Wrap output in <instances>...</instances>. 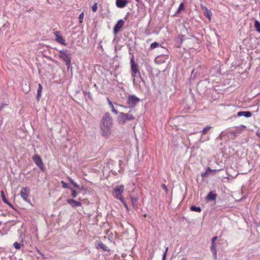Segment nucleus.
<instances>
[{
	"mask_svg": "<svg viewBox=\"0 0 260 260\" xmlns=\"http://www.w3.org/2000/svg\"><path fill=\"white\" fill-rule=\"evenodd\" d=\"M113 123L112 118L109 113H106L103 116L100 123L102 134L108 137L111 134V128Z\"/></svg>",
	"mask_w": 260,
	"mask_h": 260,
	"instance_id": "obj_1",
	"label": "nucleus"
},
{
	"mask_svg": "<svg viewBox=\"0 0 260 260\" xmlns=\"http://www.w3.org/2000/svg\"><path fill=\"white\" fill-rule=\"evenodd\" d=\"M135 109H132L127 113H120L118 120L120 123L125 124L127 121L133 120L135 118Z\"/></svg>",
	"mask_w": 260,
	"mask_h": 260,
	"instance_id": "obj_2",
	"label": "nucleus"
},
{
	"mask_svg": "<svg viewBox=\"0 0 260 260\" xmlns=\"http://www.w3.org/2000/svg\"><path fill=\"white\" fill-rule=\"evenodd\" d=\"M58 57L65 62L66 65L69 70L71 67V53L67 49L59 50Z\"/></svg>",
	"mask_w": 260,
	"mask_h": 260,
	"instance_id": "obj_3",
	"label": "nucleus"
},
{
	"mask_svg": "<svg viewBox=\"0 0 260 260\" xmlns=\"http://www.w3.org/2000/svg\"><path fill=\"white\" fill-rule=\"evenodd\" d=\"M131 69L132 72V76L133 77L140 76V72L138 70V64L135 61L134 56L133 55L131 58Z\"/></svg>",
	"mask_w": 260,
	"mask_h": 260,
	"instance_id": "obj_4",
	"label": "nucleus"
},
{
	"mask_svg": "<svg viewBox=\"0 0 260 260\" xmlns=\"http://www.w3.org/2000/svg\"><path fill=\"white\" fill-rule=\"evenodd\" d=\"M140 101V99L134 95H129L127 98V104L129 107H134Z\"/></svg>",
	"mask_w": 260,
	"mask_h": 260,
	"instance_id": "obj_5",
	"label": "nucleus"
},
{
	"mask_svg": "<svg viewBox=\"0 0 260 260\" xmlns=\"http://www.w3.org/2000/svg\"><path fill=\"white\" fill-rule=\"evenodd\" d=\"M124 191V186L122 185L116 186L114 188V191L113 193V196L117 198V199L119 200L120 198H122L121 197V195L123 193Z\"/></svg>",
	"mask_w": 260,
	"mask_h": 260,
	"instance_id": "obj_6",
	"label": "nucleus"
},
{
	"mask_svg": "<svg viewBox=\"0 0 260 260\" xmlns=\"http://www.w3.org/2000/svg\"><path fill=\"white\" fill-rule=\"evenodd\" d=\"M32 159L35 164L42 170H43V164L41 158V156L38 154H35L32 157Z\"/></svg>",
	"mask_w": 260,
	"mask_h": 260,
	"instance_id": "obj_7",
	"label": "nucleus"
},
{
	"mask_svg": "<svg viewBox=\"0 0 260 260\" xmlns=\"http://www.w3.org/2000/svg\"><path fill=\"white\" fill-rule=\"evenodd\" d=\"M54 35L55 37V40L57 42L64 46L67 45V43H66L65 40L63 38L62 36L61 35L59 31H55L54 32Z\"/></svg>",
	"mask_w": 260,
	"mask_h": 260,
	"instance_id": "obj_8",
	"label": "nucleus"
},
{
	"mask_svg": "<svg viewBox=\"0 0 260 260\" xmlns=\"http://www.w3.org/2000/svg\"><path fill=\"white\" fill-rule=\"evenodd\" d=\"M29 193V189L27 187H23L20 191V196L26 202L30 203V200L28 199Z\"/></svg>",
	"mask_w": 260,
	"mask_h": 260,
	"instance_id": "obj_9",
	"label": "nucleus"
},
{
	"mask_svg": "<svg viewBox=\"0 0 260 260\" xmlns=\"http://www.w3.org/2000/svg\"><path fill=\"white\" fill-rule=\"evenodd\" d=\"M124 22L123 20L122 19H120L116 23V24L115 25L114 27V29H113V31H114V33L115 34H117L120 29L122 27V26L124 25Z\"/></svg>",
	"mask_w": 260,
	"mask_h": 260,
	"instance_id": "obj_10",
	"label": "nucleus"
},
{
	"mask_svg": "<svg viewBox=\"0 0 260 260\" xmlns=\"http://www.w3.org/2000/svg\"><path fill=\"white\" fill-rule=\"evenodd\" d=\"M128 4L127 0H116V6L119 8H123L125 7Z\"/></svg>",
	"mask_w": 260,
	"mask_h": 260,
	"instance_id": "obj_11",
	"label": "nucleus"
},
{
	"mask_svg": "<svg viewBox=\"0 0 260 260\" xmlns=\"http://www.w3.org/2000/svg\"><path fill=\"white\" fill-rule=\"evenodd\" d=\"M67 201L73 207H77L81 206V203L80 202L76 201L72 199H67Z\"/></svg>",
	"mask_w": 260,
	"mask_h": 260,
	"instance_id": "obj_12",
	"label": "nucleus"
},
{
	"mask_svg": "<svg viewBox=\"0 0 260 260\" xmlns=\"http://www.w3.org/2000/svg\"><path fill=\"white\" fill-rule=\"evenodd\" d=\"M252 115L250 111H240L237 113V116L239 117L244 116L246 118L250 117Z\"/></svg>",
	"mask_w": 260,
	"mask_h": 260,
	"instance_id": "obj_13",
	"label": "nucleus"
},
{
	"mask_svg": "<svg viewBox=\"0 0 260 260\" xmlns=\"http://www.w3.org/2000/svg\"><path fill=\"white\" fill-rule=\"evenodd\" d=\"M216 197L217 194L216 193H213V191H210L207 195L206 199L209 201H213L216 199Z\"/></svg>",
	"mask_w": 260,
	"mask_h": 260,
	"instance_id": "obj_14",
	"label": "nucleus"
},
{
	"mask_svg": "<svg viewBox=\"0 0 260 260\" xmlns=\"http://www.w3.org/2000/svg\"><path fill=\"white\" fill-rule=\"evenodd\" d=\"M42 91V86L41 84L39 83L38 84V90H37V97H36L38 101L40 100V99L41 96Z\"/></svg>",
	"mask_w": 260,
	"mask_h": 260,
	"instance_id": "obj_15",
	"label": "nucleus"
},
{
	"mask_svg": "<svg viewBox=\"0 0 260 260\" xmlns=\"http://www.w3.org/2000/svg\"><path fill=\"white\" fill-rule=\"evenodd\" d=\"M96 246L98 248H101L104 250L109 251V250L107 249V247L105 246V245L102 242H99L98 243H97Z\"/></svg>",
	"mask_w": 260,
	"mask_h": 260,
	"instance_id": "obj_16",
	"label": "nucleus"
},
{
	"mask_svg": "<svg viewBox=\"0 0 260 260\" xmlns=\"http://www.w3.org/2000/svg\"><path fill=\"white\" fill-rule=\"evenodd\" d=\"M211 251L213 253V255L214 256V258H216V250L215 248V243H212L211 246Z\"/></svg>",
	"mask_w": 260,
	"mask_h": 260,
	"instance_id": "obj_17",
	"label": "nucleus"
},
{
	"mask_svg": "<svg viewBox=\"0 0 260 260\" xmlns=\"http://www.w3.org/2000/svg\"><path fill=\"white\" fill-rule=\"evenodd\" d=\"M254 27L257 31L260 32V23L259 22L255 20L254 21Z\"/></svg>",
	"mask_w": 260,
	"mask_h": 260,
	"instance_id": "obj_18",
	"label": "nucleus"
},
{
	"mask_svg": "<svg viewBox=\"0 0 260 260\" xmlns=\"http://www.w3.org/2000/svg\"><path fill=\"white\" fill-rule=\"evenodd\" d=\"M190 210L192 211L200 212L201 211V208L200 207L192 206L190 207Z\"/></svg>",
	"mask_w": 260,
	"mask_h": 260,
	"instance_id": "obj_19",
	"label": "nucleus"
},
{
	"mask_svg": "<svg viewBox=\"0 0 260 260\" xmlns=\"http://www.w3.org/2000/svg\"><path fill=\"white\" fill-rule=\"evenodd\" d=\"M1 197H2V200H3V202L4 203H5L6 204L11 206V204L9 203V202L6 199V197L5 196V194H4V192L3 191H1Z\"/></svg>",
	"mask_w": 260,
	"mask_h": 260,
	"instance_id": "obj_20",
	"label": "nucleus"
},
{
	"mask_svg": "<svg viewBox=\"0 0 260 260\" xmlns=\"http://www.w3.org/2000/svg\"><path fill=\"white\" fill-rule=\"evenodd\" d=\"M212 128L210 126H208L203 128V129L201 132L202 135H206L208 131Z\"/></svg>",
	"mask_w": 260,
	"mask_h": 260,
	"instance_id": "obj_21",
	"label": "nucleus"
},
{
	"mask_svg": "<svg viewBox=\"0 0 260 260\" xmlns=\"http://www.w3.org/2000/svg\"><path fill=\"white\" fill-rule=\"evenodd\" d=\"M109 106L110 107H111V110L112 111L115 113V114H118V111L114 108V107L113 105V103L112 102H110V104H109Z\"/></svg>",
	"mask_w": 260,
	"mask_h": 260,
	"instance_id": "obj_22",
	"label": "nucleus"
},
{
	"mask_svg": "<svg viewBox=\"0 0 260 260\" xmlns=\"http://www.w3.org/2000/svg\"><path fill=\"white\" fill-rule=\"evenodd\" d=\"M159 45V44L157 42H153L150 45V48L153 49H154L157 47H158Z\"/></svg>",
	"mask_w": 260,
	"mask_h": 260,
	"instance_id": "obj_23",
	"label": "nucleus"
},
{
	"mask_svg": "<svg viewBox=\"0 0 260 260\" xmlns=\"http://www.w3.org/2000/svg\"><path fill=\"white\" fill-rule=\"evenodd\" d=\"M119 200L122 203L124 207L127 209V210H128L127 205L126 203V202H125L124 199L123 198H120Z\"/></svg>",
	"mask_w": 260,
	"mask_h": 260,
	"instance_id": "obj_24",
	"label": "nucleus"
},
{
	"mask_svg": "<svg viewBox=\"0 0 260 260\" xmlns=\"http://www.w3.org/2000/svg\"><path fill=\"white\" fill-rule=\"evenodd\" d=\"M138 198L137 197H131V200L133 206L137 203Z\"/></svg>",
	"mask_w": 260,
	"mask_h": 260,
	"instance_id": "obj_25",
	"label": "nucleus"
},
{
	"mask_svg": "<svg viewBox=\"0 0 260 260\" xmlns=\"http://www.w3.org/2000/svg\"><path fill=\"white\" fill-rule=\"evenodd\" d=\"M68 179L70 182L73 185V186L77 188H79V186L76 182H75L71 178H69Z\"/></svg>",
	"mask_w": 260,
	"mask_h": 260,
	"instance_id": "obj_26",
	"label": "nucleus"
},
{
	"mask_svg": "<svg viewBox=\"0 0 260 260\" xmlns=\"http://www.w3.org/2000/svg\"><path fill=\"white\" fill-rule=\"evenodd\" d=\"M184 6L183 3L180 4L178 8V10L177 11V13H179L181 10L184 9Z\"/></svg>",
	"mask_w": 260,
	"mask_h": 260,
	"instance_id": "obj_27",
	"label": "nucleus"
},
{
	"mask_svg": "<svg viewBox=\"0 0 260 260\" xmlns=\"http://www.w3.org/2000/svg\"><path fill=\"white\" fill-rule=\"evenodd\" d=\"M84 13L82 12L79 16V20L80 23H82L83 22V18H84Z\"/></svg>",
	"mask_w": 260,
	"mask_h": 260,
	"instance_id": "obj_28",
	"label": "nucleus"
},
{
	"mask_svg": "<svg viewBox=\"0 0 260 260\" xmlns=\"http://www.w3.org/2000/svg\"><path fill=\"white\" fill-rule=\"evenodd\" d=\"M71 191H72V197L73 198H75L77 197V192L75 190H74V189L73 188H70Z\"/></svg>",
	"mask_w": 260,
	"mask_h": 260,
	"instance_id": "obj_29",
	"label": "nucleus"
},
{
	"mask_svg": "<svg viewBox=\"0 0 260 260\" xmlns=\"http://www.w3.org/2000/svg\"><path fill=\"white\" fill-rule=\"evenodd\" d=\"M168 250V247H167L166 248L165 251L163 253L162 260H166L167 252Z\"/></svg>",
	"mask_w": 260,
	"mask_h": 260,
	"instance_id": "obj_30",
	"label": "nucleus"
},
{
	"mask_svg": "<svg viewBox=\"0 0 260 260\" xmlns=\"http://www.w3.org/2000/svg\"><path fill=\"white\" fill-rule=\"evenodd\" d=\"M13 246L16 249H19L20 248V244L17 242H15Z\"/></svg>",
	"mask_w": 260,
	"mask_h": 260,
	"instance_id": "obj_31",
	"label": "nucleus"
},
{
	"mask_svg": "<svg viewBox=\"0 0 260 260\" xmlns=\"http://www.w3.org/2000/svg\"><path fill=\"white\" fill-rule=\"evenodd\" d=\"M211 15H212L211 12L210 11H207V13H206V16L208 17V18L209 20L211 19Z\"/></svg>",
	"mask_w": 260,
	"mask_h": 260,
	"instance_id": "obj_32",
	"label": "nucleus"
},
{
	"mask_svg": "<svg viewBox=\"0 0 260 260\" xmlns=\"http://www.w3.org/2000/svg\"><path fill=\"white\" fill-rule=\"evenodd\" d=\"M92 10L93 12H95L97 10V4L95 3L92 6Z\"/></svg>",
	"mask_w": 260,
	"mask_h": 260,
	"instance_id": "obj_33",
	"label": "nucleus"
},
{
	"mask_svg": "<svg viewBox=\"0 0 260 260\" xmlns=\"http://www.w3.org/2000/svg\"><path fill=\"white\" fill-rule=\"evenodd\" d=\"M61 184H62V186L63 188H69L68 185L66 183H65L64 181H61Z\"/></svg>",
	"mask_w": 260,
	"mask_h": 260,
	"instance_id": "obj_34",
	"label": "nucleus"
},
{
	"mask_svg": "<svg viewBox=\"0 0 260 260\" xmlns=\"http://www.w3.org/2000/svg\"><path fill=\"white\" fill-rule=\"evenodd\" d=\"M161 187H162V188L165 190L166 192V193H168V188H167V186H166L165 184H162L161 185Z\"/></svg>",
	"mask_w": 260,
	"mask_h": 260,
	"instance_id": "obj_35",
	"label": "nucleus"
},
{
	"mask_svg": "<svg viewBox=\"0 0 260 260\" xmlns=\"http://www.w3.org/2000/svg\"><path fill=\"white\" fill-rule=\"evenodd\" d=\"M216 239H217V237H214L213 238H212V243H215V241L216 240Z\"/></svg>",
	"mask_w": 260,
	"mask_h": 260,
	"instance_id": "obj_36",
	"label": "nucleus"
},
{
	"mask_svg": "<svg viewBox=\"0 0 260 260\" xmlns=\"http://www.w3.org/2000/svg\"><path fill=\"white\" fill-rule=\"evenodd\" d=\"M5 105H7V104H3L0 106V111L3 109V107H4Z\"/></svg>",
	"mask_w": 260,
	"mask_h": 260,
	"instance_id": "obj_37",
	"label": "nucleus"
},
{
	"mask_svg": "<svg viewBox=\"0 0 260 260\" xmlns=\"http://www.w3.org/2000/svg\"><path fill=\"white\" fill-rule=\"evenodd\" d=\"M207 174H208L207 172H205V173L202 174V177H206Z\"/></svg>",
	"mask_w": 260,
	"mask_h": 260,
	"instance_id": "obj_38",
	"label": "nucleus"
},
{
	"mask_svg": "<svg viewBox=\"0 0 260 260\" xmlns=\"http://www.w3.org/2000/svg\"><path fill=\"white\" fill-rule=\"evenodd\" d=\"M107 101H108V102L109 105L110 104V102H112L109 100V99H108V98H107Z\"/></svg>",
	"mask_w": 260,
	"mask_h": 260,
	"instance_id": "obj_39",
	"label": "nucleus"
},
{
	"mask_svg": "<svg viewBox=\"0 0 260 260\" xmlns=\"http://www.w3.org/2000/svg\"><path fill=\"white\" fill-rule=\"evenodd\" d=\"M90 95H91V94L90 93V92H88V96L89 97H90Z\"/></svg>",
	"mask_w": 260,
	"mask_h": 260,
	"instance_id": "obj_40",
	"label": "nucleus"
},
{
	"mask_svg": "<svg viewBox=\"0 0 260 260\" xmlns=\"http://www.w3.org/2000/svg\"><path fill=\"white\" fill-rule=\"evenodd\" d=\"M84 94H88V92H87L86 91L84 92Z\"/></svg>",
	"mask_w": 260,
	"mask_h": 260,
	"instance_id": "obj_41",
	"label": "nucleus"
},
{
	"mask_svg": "<svg viewBox=\"0 0 260 260\" xmlns=\"http://www.w3.org/2000/svg\"><path fill=\"white\" fill-rule=\"evenodd\" d=\"M241 126H242V127H246V126H245V125H242Z\"/></svg>",
	"mask_w": 260,
	"mask_h": 260,
	"instance_id": "obj_42",
	"label": "nucleus"
},
{
	"mask_svg": "<svg viewBox=\"0 0 260 260\" xmlns=\"http://www.w3.org/2000/svg\"><path fill=\"white\" fill-rule=\"evenodd\" d=\"M194 72V70H193L192 71V74H193Z\"/></svg>",
	"mask_w": 260,
	"mask_h": 260,
	"instance_id": "obj_43",
	"label": "nucleus"
},
{
	"mask_svg": "<svg viewBox=\"0 0 260 260\" xmlns=\"http://www.w3.org/2000/svg\"><path fill=\"white\" fill-rule=\"evenodd\" d=\"M136 1L137 2H139V0H136Z\"/></svg>",
	"mask_w": 260,
	"mask_h": 260,
	"instance_id": "obj_44",
	"label": "nucleus"
}]
</instances>
